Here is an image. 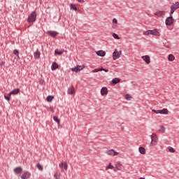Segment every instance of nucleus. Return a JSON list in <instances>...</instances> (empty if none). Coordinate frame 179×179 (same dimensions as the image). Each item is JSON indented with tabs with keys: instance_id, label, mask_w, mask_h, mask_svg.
Here are the masks:
<instances>
[{
	"instance_id": "obj_1",
	"label": "nucleus",
	"mask_w": 179,
	"mask_h": 179,
	"mask_svg": "<svg viewBox=\"0 0 179 179\" xmlns=\"http://www.w3.org/2000/svg\"><path fill=\"white\" fill-rule=\"evenodd\" d=\"M37 19V14L36 11H32L31 14L28 16L27 20V23H34Z\"/></svg>"
},
{
	"instance_id": "obj_2",
	"label": "nucleus",
	"mask_w": 179,
	"mask_h": 179,
	"mask_svg": "<svg viewBox=\"0 0 179 179\" xmlns=\"http://www.w3.org/2000/svg\"><path fill=\"white\" fill-rule=\"evenodd\" d=\"M121 55H122V52L121 50L118 51L115 50L113 53V61H115L116 59H118V58H120Z\"/></svg>"
},
{
	"instance_id": "obj_3",
	"label": "nucleus",
	"mask_w": 179,
	"mask_h": 179,
	"mask_svg": "<svg viewBox=\"0 0 179 179\" xmlns=\"http://www.w3.org/2000/svg\"><path fill=\"white\" fill-rule=\"evenodd\" d=\"M165 23H166V26H171L173 24V23H174V20L173 18V14H171L170 13V16L168 17L166 19V21H165Z\"/></svg>"
},
{
	"instance_id": "obj_4",
	"label": "nucleus",
	"mask_w": 179,
	"mask_h": 179,
	"mask_svg": "<svg viewBox=\"0 0 179 179\" xmlns=\"http://www.w3.org/2000/svg\"><path fill=\"white\" fill-rule=\"evenodd\" d=\"M177 9H179V2H176L175 3H173V4L171 6V15H173V13H174V12H176V10H177Z\"/></svg>"
},
{
	"instance_id": "obj_5",
	"label": "nucleus",
	"mask_w": 179,
	"mask_h": 179,
	"mask_svg": "<svg viewBox=\"0 0 179 179\" xmlns=\"http://www.w3.org/2000/svg\"><path fill=\"white\" fill-rule=\"evenodd\" d=\"M150 136H151L150 145L152 146H155V145H156V142H157V136L155 134H152Z\"/></svg>"
},
{
	"instance_id": "obj_6",
	"label": "nucleus",
	"mask_w": 179,
	"mask_h": 179,
	"mask_svg": "<svg viewBox=\"0 0 179 179\" xmlns=\"http://www.w3.org/2000/svg\"><path fill=\"white\" fill-rule=\"evenodd\" d=\"M106 154H108V156L114 157V156H118V155H120V152L112 149V150H107Z\"/></svg>"
},
{
	"instance_id": "obj_7",
	"label": "nucleus",
	"mask_w": 179,
	"mask_h": 179,
	"mask_svg": "<svg viewBox=\"0 0 179 179\" xmlns=\"http://www.w3.org/2000/svg\"><path fill=\"white\" fill-rule=\"evenodd\" d=\"M46 34H48V36H50L51 37H57V36H58V34H59V33L57 32V31H48L46 32Z\"/></svg>"
},
{
	"instance_id": "obj_8",
	"label": "nucleus",
	"mask_w": 179,
	"mask_h": 179,
	"mask_svg": "<svg viewBox=\"0 0 179 179\" xmlns=\"http://www.w3.org/2000/svg\"><path fill=\"white\" fill-rule=\"evenodd\" d=\"M31 176V173L27 171L21 176V179H29Z\"/></svg>"
},
{
	"instance_id": "obj_9",
	"label": "nucleus",
	"mask_w": 179,
	"mask_h": 179,
	"mask_svg": "<svg viewBox=\"0 0 179 179\" xmlns=\"http://www.w3.org/2000/svg\"><path fill=\"white\" fill-rule=\"evenodd\" d=\"M150 34H152V36H157L159 37L160 36V32L157 30V29H154L152 30H150Z\"/></svg>"
},
{
	"instance_id": "obj_10",
	"label": "nucleus",
	"mask_w": 179,
	"mask_h": 179,
	"mask_svg": "<svg viewBox=\"0 0 179 179\" xmlns=\"http://www.w3.org/2000/svg\"><path fill=\"white\" fill-rule=\"evenodd\" d=\"M141 58L146 64H150V57H149V55L142 56Z\"/></svg>"
},
{
	"instance_id": "obj_11",
	"label": "nucleus",
	"mask_w": 179,
	"mask_h": 179,
	"mask_svg": "<svg viewBox=\"0 0 179 179\" xmlns=\"http://www.w3.org/2000/svg\"><path fill=\"white\" fill-rule=\"evenodd\" d=\"M155 15L156 16H158L159 17H160L164 16V15H166V11H164V10H158L155 13Z\"/></svg>"
},
{
	"instance_id": "obj_12",
	"label": "nucleus",
	"mask_w": 179,
	"mask_h": 179,
	"mask_svg": "<svg viewBox=\"0 0 179 179\" xmlns=\"http://www.w3.org/2000/svg\"><path fill=\"white\" fill-rule=\"evenodd\" d=\"M58 68H59V66L57 64V62H54L51 66L52 71H57V69H58Z\"/></svg>"
},
{
	"instance_id": "obj_13",
	"label": "nucleus",
	"mask_w": 179,
	"mask_h": 179,
	"mask_svg": "<svg viewBox=\"0 0 179 179\" xmlns=\"http://www.w3.org/2000/svg\"><path fill=\"white\" fill-rule=\"evenodd\" d=\"M14 173L16 174H21L23 169L20 166H17V168L13 169Z\"/></svg>"
},
{
	"instance_id": "obj_14",
	"label": "nucleus",
	"mask_w": 179,
	"mask_h": 179,
	"mask_svg": "<svg viewBox=\"0 0 179 179\" xmlns=\"http://www.w3.org/2000/svg\"><path fill=\"white\" fill-rule=\"evenodd\" d=\"M108 93V90H107V87H103L101 90V96H104Z\"/></svg>"
},
{
	"instance_id": "obj_15",
	"label": "nucleus",
	"mask_w": 179,
	"mask_h": 179,
	"mask_svg": "<svg viewBox=\"0 0 179 179\" xmlns=\"http://www.w3.org/2000/svg\"><path fill=\"white\" fill-rule=\"evenodd\" d=\"M67 93L68 94H73V93H75V87H73V85L68 89Z\"/></svg>"
},
{
	"instance_id": "obj_16",
	"label": "nucleus",
	"mask_w": 179,
	"mask_h": 179,
	"mask_svg": "<svg viewBox=\"0 0 179 179\" xmlns=\"http://www.w3.org/2000/svg\"><path fill=\"white\" fill-rule=\"evenodd\" d=\"M20 92V90L19 88L13 90L10 92V94H13L14 96H16V94H19V93Z\"/></svg>"
},
{
	"instance_id": "obj_17",
	"label": "nucleus",
	"mask_w": 179,
	"mask_h": 179,
	"mask_svg": "<svg viewBox=\"0 0 179 179\" xmlns=\"http://www.w3.org/2000/svg\"><path fill=\"white\" fill-rule=\"evenodd\" d=\"M96 55H98V57H106V52L104 50H99L96 52Z\"/></svg>"
},
{
	"instance_id": "obj_18",
	"label": "nucleus",
	"mask_w": 179,
	"mask_h": 179,
	"mask_svg": "<svg viewBox=\"0 0 179 179\" xmlns=\"http://www.w3.org/2000/svg\"><path fill=\"white\" fill-rule=\"evenodd\" d=\"M121 82V79L118 78H113L111 81L112 85H117V83H120Z\"/></svg>"
},
{
	"instance_id": "obj_19",
	"label": "nucleus",
	"mask_w": 179,
	"mask_h": 179,
	"mask_svg": "<svg viewBox=\"0 0 179 179\" xmlns=\"http://www.w3.org/2000/svg\"><path fill=\"white\" fill-rule=\"evenodd\" d=\"M138 150L141 155H145L146 154V150L143 147H139Z\"/></svg>"
},
{
	"instance_id": "obj_20",
	"label": "nucleus",
	"mask_w": 179,
	"mask_h": 179,
	"mask_svg": "<svg viewBox=\"0 0 179 179\" xmlns=\"http://www.w3.org/2000/svg\"><path fill=\"white\" fill-rule=\"evenodd\" d=\"M176 59V57H174V55H169L168 57V60L170 61L171 62H173Z\"/></svg>"
},
{
	"instance_id": "obj_21",
	"label": "nucleus",
	"mask_w": 179,
	"mask_h": 179,
	"mask_svg": "<svg viewBox=\"0 0 179 179\" xmlns=\"http://www.w3.org/2000/svg\"><path fill=\"white\" fill-rule=\"evenodd\" d=\"M83 69V68L79 69V67H78V66L71 68V71H73V72H79L80 71H82Z\"/></svg>"
},
{
	"instance_id": "obj_22",
	"label": "nucleus",
	"mask_w": 179,
	"mask_h": 179,
	"mask_svg": "<svg viewBox=\"0 0 179 179\" xmlns=\"http://www.w3.org/2000/svg\"><path fill=\"white\" fill-rule=\"evenodd\" d=\"M115 169L116 170H122V164L117 163L115 164Z\"/></svg>"
},
{
	"instance_id": "obj_23",
	"label": "nucleus",
	"mask_w": 179,
	"mask_h": 179,
	"mask_svg": "<svg viewBox=\"0 0 179 179\" xmlns=\"http://www.w3.org/2000/svg\"><path fill=\"white\" fill-rule=\"evenodd\" d=\"M46 100L47 101H48V103H51V101L54 100V96H51V95L48 96L46 98Z\"/></svg>"
},
{
	"instance_id": "obj_24",
	"label": "nucleus",
	"mask_w": 179,
	"mask_h": 179,
	"mask_svg": "<svg viewBox=\"0 0 179 179\" xmlns=\"http://www.w3.org/2000/svg\"><path fill=\"white\" fill-rule=\"evenodd\" d=\"M160 114L167 115L169 114V110H167V108H163L162 110H160Z\"/></svg>"
},
{
	"instance_id": "obj_25",
	"label": "nucleus",
	"mask_w": 179,
	"mask_h": 179,
	"mask_svg": "<svg viewBox=\"0 0 179 179\" xmlns=\"http://www.w3.org/2000/svg\"><path fill=\"white\" fill-rule=\"evenodd\" d=\"M159 132H162V134L166 132V128H164L163 125L159 126Z\"/></svg>"
},
{
	"instance_id": "obj_26",
	"label": "nucleus",
	"mask_w": 179,
	"mask_h": 179,
	"mask_svg": "<svg viewBox=\"0 0 179 179\" xmlns=\"http://www.w3.org/2000/svg\"><path fill=\"white\" fill-rule=\"evenodd\" d=\"M34 58L38 59L40 58V52H35L34 54Z\"/></svg>"
},
{
	"instance_id": "obj_27",
	"label": "nucleus",
	"mask_w": 179,
	"mask_h": 179,
	"mask_svg": "<svg viewBox=\"0 0 179 179\" xmlns=\"http://www.w3.org/2000/svg\"><path fill=\"white\" fill-rule=\"evenodd\" d=\"M71 9H73V10H78V8L74 4H70Z\"/></svg>"
},
{
	"instance_id": "obj_28",
	"label": "nucleus",
	"mask_w": 179,
	"mask_h": 179,
	"mask_svg": "<svg viewBox=\"0 0 179 179\" xmlns=\"http://www.w3.org/2000/svg\"><path fill=\"white\" fill-rule=\"evenodd\" d=\"M53 120H54V121H55V122H57V124H59L60 120H59V119L57 116H54V117H53Z\"/></svg>"
},
{
	"instance_id": "obj_29",
	"label": "nucleus",
	"mask_w": 179,
	"mask_h": 179,
	"mask_svg": "<svg viewBox=\"0 0 179 179\" xmlns=\"http://www.w3.org/2000/svg\"><path fill=\"white\" fill-rule=\"evenodd\" d=\"M125 99H126V100L129 101V100H131V99H132V96H131V94H127L125 95Z\"/></svg>"
},
{
	"instance_id": "obj_30",
	"label": "nucleus",
	"mask_w": 179,
	"mask_h": 179,
	"mask_svg": "<svg viewBox=\"0 0 179 179\" xmlns=\"http://www.w3.org/2000/svg\"><path fill=\"white\" fill-rule=\"evenodd\" d=\"M36 167L40 171H43V166L41 164H37Z\"/></svg>"
},
{
	"instance_id": "obj_31",
	"label": "nucleus",
	"mask_w": 179,
	"mask_h": 179,
	"mask_svg": "<svg viewBox=\"0 0 179 179\" xmlns=\"http://www.w3.org/2000/svg\"><path fill=\"white\" fill-rule=\"evenodd\" d=\"M55 54H57V55H62L63 52L62 51H59L58 50H55Z\"/></svg>"
},
{
	"instance_id": "obj_32",
	"label": "nucleus",
	"mask_w": 179,
	"mask_h": 179,
	"mask_svg": "<svg viewBox=\"0 0 179 179\" xmlns=\"http://www.w3.org/2000/svg\"><path fill=\"white\" fill-rule=\"evenodd\" d=\"M168 149H169V151L171 152V153H174L176 152V150H174L172 147H168Z\"/></svg>"
},
{
	"instance_id": "obj_33",
	"label": "nucleus",
	"mask_w": 179,
	"mask_h": 179,
	"mask_svg": "<svg viewBox=\"0 0 179 179\" xmlns=\"http://www.w3.org/2000/svg\"><path fill=\"white\" fill-rule=\"evenodd\" d=\"M113 37H114L115 40H120V36L117 34H113Z\"/></svg>"
},
{
	"instance_id": "obj_34",
	"label": "nucleus",
	"mask_w": 179,
	"mask_h": 179,
	"mask_svg": "<svg viewBox=\"0 0 179 179\" xmlns=\"http://www.w3.org/2000/svg\"><path fill=\"white\" fill-rule=\"evenodd\" d=\"M13 54H14V55H17V57H19V50L15 49L13 50Z\"/></svg>"
},
{
	"instance_id": "obj_35",
	"label": "nucleus",
	"mask_w": 179,
	"mask_h": 179,
	"mask_svg": "<svg viewBox=\"0 0 179 179\" xmlns=\"http://www.w3.org/2000/svg\"><path fill=\"white\" fill-rule=\"evenodd\" d=\"M145 36H149L150 34V30H148L143 32Z\"/></svg>"
},
{
	"instance_id": "obj_36",
	"label": "nucleus",
	"mask_w": 179,
	"mask_h": 179,
	"mask_svg": "<svg viewBox=\"0 0 179 179\" xmlns=\"http://www.w3.org/2000/svg\"><path fill=\"white\" fill-rule=\"evenodd\" d=\"M152 113H155V114H160V110H155V109H152Z\"/></svg>"
},
{
	"instance_id": "obj_37",
	"label": "nucleus",
	"mask_w": 179,
	"mask_h": 179,
	"mask_svg": "<svg viewBox=\"0 0 179 179\" xmlns=\"http://www.w3.org/2000/svg\"><path fill=\"white\" fill-rule=\"evenodd\" d=\"M4 99L7 100V101H10V97L6 95H4Z\"/></svg>"
},
{
	"instance_id": "obj_38",
	"label": "nucleus",
	"mask_w": 179,
	"mask_h": 179,
	"mask_svg": "<svg viewBox=\"0 0 179 179\" xmlns=\"http://www.w3.org/2000/svg\"><path fill=\"white\" fill-rule=\"evenodd\" d=\"M63 167L64 169V170H68V164L66 163H65L64 165H63Z\"/></svg>"
},
{
	"instance_id": "obj_39",
	"label": "nucleus",
	"mask_w": 179,
	"mask_h": 179,
	"mask_svg": "<svg viewBox=\"0 0 179 179\" xmlns=\"http://www.w3.org/2000/svg\"><path fill=\"white\" fill-rule=\"evenodd\" d=\"M64 163L63 162H62V163H60L59 164V167H60L62 169H64Z\"/></svg>"
},
{
	"instance_id": "obj_40",
	"label": "nucleus",
	"mask_w": 179,
	"mask_h": 179,
	"mask_svg": "<svg viewBox=\"0 0 179 179\" xmlns=\"http://www.w3.org/2000/svg\"><path fill=\"white\" fill-rule=\"evenodd\" d=\"M108 169H114V166L112 165H109L106 167V170H108Z\"/></svg>"
},
{
	"instance_id": "obj_41",
	"label": "nucleus",
	"mask_w": 179,
	"mask_h": 179,
	"mask_svg": "<svg viewBox=\"0 0 179 179\" xmlns=\"http://www.w3.org/2000/svg\"><path fill=\"white\" fill-rule=\"evenodd\" d=\"M99 69H95L92 70V73H96L99 72Z\"/></svg>"
},
{
	"instance_id": "obj_42",
	"label": "nucleus",
	"mask_w": 179,
	"mask_h": 179,
	"mask_svg": "<svg viewBox=\"0 0 179 179\" xmlns=\"http://www.w3.org/2000/svg\"><path fill=\"white\" fill-rule=\"evenodd\" d=\"M117 19H115V18H114L113 20V23H114V24H117Z\"/></svg>"
},
{
	"instance_id": "obj_43",
	"label": "nucleus",
	"mask_w": 179,
	"mask_h": 179,
	"mask_svg": "<svg viewBox=\"0 0 179 179\" xmlns=\"http://www.w3.org/2000/svg\"><path fill=\"white\" fill-rule=\"evenodd\" d=\"M54 178H55V179L58 178V173H55L54 174Z\"/></svg>"
},
{
	"instance_id": "obj_44",
	"label": "nucleus",
	"mask_w": 179,
	"mask_h": 179,
	"mask_svg": "<svg viewBox=\"0 0 179 179\" xmlns=\"http://www.w3.org/2000/svg\"><path fill=\"white\" fill-rule=\"evenodd\" d=\"M77 67H78V69H81V68H83V69H85V66H77Z\"/></svg>"
},
{
	"instance_id": "obj_45",
	"label": "nucleus",
	"mask_w": 179,
	"mask_h": 179,
	"mask_svg": "<svg viewBox=\"0 0 179 179\" xmlns=\"http://www.w3.org/2000/svg\"><path fill=\"white\" fill-rule=\"evenodd\" d=\"M99 72H101V71H104V68H100L98 69Z\"/></svg>"
},
{
	"instance_id": "obj_46",
	"label": "nucleus",
	"mask_w": 179,
	"mask_h": 179,
	"mask_svg": "<svg viewBox=\"0 0 179 179\" xmlns=\"http://www.w3.org/2000/svg\"><path fill=\"white\" fill-rule=\"evenodd\" d=\"M78 2H80V3H83V2H85L84 0H77Z\"/></svg>"
},
{
	"instance_id": "obj_47",
	"label": "nucleus",
	"mask_w": 179,
	"mask_h": 179,
	"mask_svg": "<svg viewBox=\"0 0 179 179\" xmlns=\"http://www.w3.org/2000/svg\"><path fill=\"white\" fill-rule=\"evenodd\" d=\"M104 72H108V69H103Z\"/></svg>"
},
{
	"instance_id": "obj_48",
	"label": "nucleus",
	"mask_w": 179,
	"mask_h": 179,
	"mask_svg": "<svg viewBox=\"0 0 179 179\" xmlns=\"http://www.w3.org/2000/svg\"><path fill=\"white\" fill-rule=\"evenodd\" d=\"M13 94H10V92H9L8 94V97H10V96L12 95Z\"/></svg>"
},
{
	"instance_id": "obj_49",
	"label": "nucleus",
	"mask_w": 179,
	"mask_h": 179,
	"mask_svg": "<svg viewBox=\"0 0 179 179\" xmlns=\"http://www.w3.org/2000/svg\"><path fill=\"white\" fill-rule=\"evenodd\" d=\"M5 64V62H2L1 65H4Z\"/></svg>"
},
{
	"instance_id": "obj_50",
	"label": "nucleus",
	"mask_w": 179,
	"mask_h": 179,
	"mask_svg": "<svg viewBox=\"0 0 179 179\" xmlns=\"http://www.w3.org/2000/svg\"><path fill=\"white\" fill-rule=\"evenodd\" d=\"M17 57L19 58V55H18Z\"/></svg>"
},
{
	"instance_id": "obj_51",
	"label": "nucleus",
	"mask_w": 179,
	"mask_h": 179,
	"mask_svg": "<svg viewBox=\"0 0 179 179\" xmlns=\"http://www.w3.org/2000/svg\"><path fill=\"white\" fill-rule=\"evenodd\" d=\"M0 114H1V111H0Z\"/></svg>"
}]
</instances>
